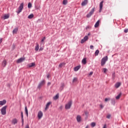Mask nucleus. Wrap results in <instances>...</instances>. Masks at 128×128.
Returning a JSON list of instances; mask_svg holds the SVG:
<instances>
[{
    "label": "nucleus",
    "mask_w": 128,
    "mask_h": 128,
    "mask_svg": "<svg viewBox=\"0 0 128 128\" xmlns=\"http://www.w3.org/2000/svg\"><path fill=\"white\" fill-rule=\"evenodd\" d=\"M22 10H24V2L20 4L18 10L16 11L18 14H20V12H22Z\"/></svg>",
    "instance_id": "obj_1"
},
{
    "label": "nucleus",
    "mask_w": 128,
    "mask_h": 128,
    "mask_svg": "<svg viewBox=\"0 0 128 128\" xmlns=\"http://www.w3.org/2000/svg\"><path fill=\"white\" fill-rule=\"evenodd\" d=\"M108 56H106L103 58L101 60V66H102L106 64V62H108Z\"/></svg>",
    "instance_id": "obj_2"
},
{
    "label": "nucleus",
    "mask_w": 128,
    "mask_h": 128,
    "mask_svg": "<svg viewBox=\"0 0 128 128\" xmlns=\"http://www.w3.org/2000/svg\"><path fill=\"white\" fill-rule=\"evenodd\" d=\"M96 10V7H94L92 8L91 11L86 15V18H90L92 14H94V10Z\"/></svg>",
    "instance_id": "obj_3"
},
{
    "label": "nucleus",
    "mask_w": 128,
    "mask_h": 128,
    "mask_svg": "<svg viewBox=\"0 0 128 128\" xmlns=\"http://www.w3.org/2000/svg\"><path fill=\"white\" fill-rule=\"evenodd\" d=\"M6 108H8V106H6L1 108V114H2V116H4L6 114Z\"/></svg>",
    "instance_id": "obj_4"
},
{
    "label": "nucleus",
    "mask_w": 128,
    "mask_h": 128,
    "mask_svg": "<svg viewBox=\"0 0 128 128\" xmlns=\"http://www.w3.org/2000/svg\"><path fill=\"white\" fill-rule=\"evenodd\" d=\"M72 100L69 101L68 103L66 104V110H70V106H72Z\"/></svg>",
    "instance_id": "obj_5"
},
{
    "label": "nucleus",
    "mask_w": 128,
    "mask_h": 128,
    "mask_svg": "<svg viewBox=\"0 0 128 128\" xmlns=\"http://www.w3.org/2000/svg\"><path fill=\"white\" fill-rule=\"evenodd\" d=\"M46 82L44 80L41 81L38 86V90H40V88H42V86H44Z\"/></svg>",
    "instance_id": "obj_6"
},
{
    "label": "nucleus",
    "mask_w": 128,
    "mask_h": 128,
    "mask_svg": "<svg viewBox=\"0 0 128 128\" xmlns=\"http://www.w3.org/2000/svg\"><path fill=\"white\" fill-rule=\"evenodd\" d=\"M24 60H26V58H24V57L21 58L17 60L16 63L20 64V62H24Z\"/></svg>",
    "instance_id": "obj_7"
},
{
    "label": "nucleus",
    "mask_w": 128,
    "mask_h": 128,
    "mask_svg": "<svg viewBox=\"0 0 128 128\" xmlns=\"http://www.w3.org/2000/svg\"><path fill=\"white\" fill-rule=\"evenodd\" d=\"M104 4V0H102L100 4V10L99 12H101L102 10V6Z\"/></svg>",
    "instance_id": "obj_8"
},
{
    "label": "nucleus",
    "mask_w": 128,
    "mask_h": 128,
    "mask_svg": "<svg viewBox=\"0 0 128 128\" xmlns=\"http://www.w3.org/2000/svg\"><path fill=\"white\" fill-rule=\"evenodd\" d=\"M44 116V114H42V111H39V112H38V118L39 120H40V118H42V116Z\"/></svg>",
    "instance_id": "obj_9"
},
{
    "label": "nucleus",
    "mask_w": 128,
    "mask_h": 128,
    "mask_svg": "<svg viewBox=\"0 0 128 128\" xmlns=\"http://www.w3.org/2000/svg\"><path fill=\"white\" fill-rule=\"evenodd\" d=\"M88 0H84V2H82L81 4V5L82 6H86L88 4Z\"/></svg>",
    "instance_id": "obj_10"
},
{
    "label": "nucleus",
    "mask_w": 128,
    "mask_h": 128,
    "mask_svg": "<svg viewBox=\"0 0 128 128\" xmlns=\"http://www.w3.org/2000/svg\"><path fill=\"white\" fill-rule=\"evenodd\" d=\"M121 84L122 83H120V82H118L114 84V86L116 88H118L120 86Z\"/></svg>",
    "instance_id": "obj_11"
},
{
    "label": "nucleus",
    "mask_w": 128,
    "mask_h": 128,
    "mask_svg": "<svg viewBox=\"0 0 128 128\" xmlns=\"http://www.w3.org/2000/svg\"><path fill=\"white\" fill-rule=\"evenodd\" d=\"M76 120H77L78 122H80L82 120V117L80 116V115L77 116Z\"/></svg>",
    "instance_id": "obj_12"
},
{
    "label": "nucleus",
    "mask_w": 128,
    "mask_h": 128,
    "mask_svg": "<svg viewBox=\"0 0 128 128\" xmlns=\"http://www.w3.org/2000/svg\"><path fill=\"white\" fill-rule=\"evenodd\" d=\"M6 104V100H4L2 101H0V106H4Z\"/></svg>",
    "instance_id": "obj_13"
},
{
    "label": "nucleus",
    "mask_w": 128,
    "mask_h": 128,
    "mask_svg": "<svg viewBox=\"0 0 128 128\" xmlns=\"http://www.w3.org/2000/svg\"><path fill=\"white\" fill-rule=\"evenodd\" d=\"M12 122L13 124H18V119L16 118L12 119Z\"/></svg>",
    "instance_id": "obj_14"
},
{
    "label": "nucleus",
    "mask_w": 128,
    "mask_h": 128,
    "mask_svg": "<svg viewBox=\"0 0 128 128\" xmlns=\"http://www.w3.org/2000/svg\"><path fill=\"white\" fill-rule=\"evenodd\" d=\"M64 88V83L62 82V83H61V85L60 88V90H62Z\"/></svg>",
    "instance_id": "obj_15"
},
{
    "label": "nucleus",
    "mask_w": 128,
    "mask_h": 128,
    "mask_svg": "<svg viewBox=\"0 0 128 128\" xmlns=\"http://www.w3.org/2000/svg\"><path fill=\"white\" fill-rule=\"evenodd\" d=\"M2 66H4V68H6V60L2 61Z\"/></svg>",
    "instance_id": "obj_16"
},
{
    "label": "nucleus",
    "mask_w": 128,
    "mask_h": 128,
    "mask_svg": "<svg viewBox=\"0 0 128 128\" xmlns=\"http://www.w3.org/2000/svg\"><path fill=\"white\" fill-rule=\"evenodd\" d=\"M80 66H78L74 68V72H78V70H80Z\"/></svg>",
    "instance_id": "obj_17"
},
{
    "label": "nucleus",
    "mask_w": 128,
    "mask_h": 128,
    "mask_svg": "<svg viewBox=\"0 0 128 128\" xmlns=\"http://www.w3.org/2000/svg\"><path fill=\"white\" fill-rule=\"evenodd\" d=\"M50 104H52L51 102H48L46 104V107L45 108V110H48V108L50 107Z\"/></svg>",
    "instance_id": "obj_18"
},
{
    "label": "nucleus",
    "mask_w": 128,
    "mask_h": 128,
    "mask_svg": "<svg viewBox=\"0 0 128 128\" xmlns=\"http://www.w3.org/2000/svg\"><path fill=\"white\" fill-rule=\"evenodd\" d=\"M25 114L26 116H28V108L26 106L25 107Z\"/></svg>",
    "instance_id": "obj_19"
},
{
    "label": "nucleus",
    "mask_w": 128,
    "mask_h": 128,
    "mask_svg": "<svg viewBox=\"0 0 128 128\" xmlns=\"http://www.w3.org/2000/svg\"><path fill=\"white\" fill-rule=\"evenodd\" d=\"M100 26V20H98L94 24V28H98Z\"/></svg>",
    "instance_id": "obj_20"
},
{
    "label": "nucleus",
    "mask_w": 128,
    "mask_h": 128,
    "mask_svg": "<svg viewBox=\"0 0 128 128\" xmlns=\"http://www.w3.org/2000/svg\"><path fill=\"white\" fill-rule=\"evenodd\" d=\"M82 64H86V58H84L82 60Z\"/></svg>",
    "instance_id": "obj_21"
},
{
    "label": "nucleus",
    "mask_w": 128,
    "mask_h": 128,
    "mask_svg": "<svg viewBox=\"0 0 128 128\" xmlns=\"http://www.w3.org/2000/svg\"><path fill=\"white\" fill-rule=\"evenodd\" d=\"M111 104L113 106H114L116 104V99H112L111 100Z\"/></svg>",
    "instance_id": "obj_22"
},
{
    "label": "nucleus",
    "mask_w": 128,
    "mask_h": 128,
    "mask_svg": "<svg viewBox=\"0 0 128 128\" xmlns=\"http://www.w3.org/2000/svg\"><path fill=\"white\" fill-rule=\"evenodd\" d=\"M36 46L35 47V50H36V52H38V48H40V45H38V43H36Z\"/></svg>",
    "instance_id": "obj_23"
},
{
    "label": "nucleus",
    "mask_w": 128,
    "mask_h": 128,
    "mask_svg": "<svg viewBox=\"0 0 128 128\" xmlns=\"http://www.w3.org/2000/svg\"><path fill=\"white\" fill-rule=\"evenodd\" d=\"M60 97V96L58 95V94H56L54 98V100H58V98Z\"/></svg>",
    "instance_id": "obj_24"
},
{
    "label": "nucleus",
    "mask_w": 128,
    "mask_h": 128,
    "mask_svg": "<svg viewBox=\"0 0 128 128\" xmlns=\"http://www.w3.org/2000/svg\"><path fill=\"white\" fill-rule=\"evenodd\" d=\"M18 30V28H15L12 31L13 34H16Z\"/></svg>",
    "instance_id": "obj_25"
},
{
    "label": "nucleus",
    "mask_w": 128,
    "mask_h": 128,
    "mask_svg": "<svg viewBox=\"0 0 128 128\" xmlns=\"http://www.w3.org/2000/svg\"><path fill=\"white\" fill-rule=\"evenodd\" d=\"M36 66V64L34 62H32L29 64V68H32V66Z\"/></svg>",
    "instance_id": "obj_26"
},
{
    "label": "nucleus",
    "mask_w": 128,
    "mask_h": 128,
    "mask_svg": "<svg viewBox=\"0 0 128 128\" xmlns=\"http://www.w3.org/2000/svg\"><path fill=\"white\" fill-rule=\"evenodd\" d=\"M62 4H64V6L68 4V0H63Z\"/></svg>",
    "instance_id": "obj_27"
},
{
    "label": "nucleus",
    "mask_w": 128,
    "mask_h": 128,
    "mask_svg": "<svg viewBox=\"0 0 128 128\" xmlns=\"http://www.w3.org/2000/svg\"><path fill=\"white\" fill-rule=\"evenodd\" d=\"M32 18H34V14H30L28 16V18L30 20Z\"/></svg>",
    "instance_id": "obj_28"
},
{
    "label": "nucleus",
    "mask_w": 128,
    "mask_h": 128,
    "mask_svg": "<svg viewBox=\"0 0 128 128\" xmlns=\"http://www.w3.org/2000/svg\"><path fill=\"white\" fill-rule=\"evenodd\" d=\"M120 96H122V93H120L119 94H118L116 96V100H120Z\"/></svg>",
    "instance_id": "obj_29"
},
{
    "label": "nucleus",
    "mask_w": 128,
    "mask_h": 128,
    "mask_svg": "<svg viewBox=\"0 0 128 128\" xmlns=\"http://www.w3.org/2000/svg\"><path fill=\"white\" fill-rule=\"evenodd\" d=\"M83 40L85 41V42H86V40H88V36H86Z\"/></svg>",
    "instance_id": "obj_30"
},
{
    "label": "nucleus",
    "mask_w": 128,
    "mask_h": 128,
    "mask_svg": "<svg viewBox=\"0 0 128 128\" xmlns=\"http://www.w3.org/2000/svg\"><path fill=\"white\" fill-rule=\"evenodd\" d=\"M10 18V15L8 14H6L4 16V20H7V18Z\"/></svg>",
    "instance_id": "obj_31"
},
{
    "label": "nucleus",
    "mask_w": 128,
    "mask_h": 128,
    "mask_svg": "<svg viewBox=\"0 0 128 128\" xmlns=\"http://www.w3.org/2000/svg\"><path fill=\"white\" fill-rule=\"evenodd\" d=\"M98 54H100V50H97L95 52V56H98Z\"/></svg>",
    "instance_id": "obj_32"
},
{
    "label": "nucleus",
    "mask_w": 128,
    "mask_h": 128,
    "mask_svg": "<svg viewBox=\"0 0 128 128\" xmlns=\"http://www.w3.org/2000/svg\"><path fill=\"white\" fill-rule=\"evenodd\" d=\"M32 3L30 2H29L28 4V8H32Z\"/></svg>",
    "instance_id": "obj_33"
},
{
    "label": "nucleus",
    "mask_w": 128,
    "mask_h": 128,
    "mask_svg": "<svg viewBox=\"0 0 128 128\" xmlns=\"http://www.w3.org/2000/svg\"><path fill=\"white\" fill-rule=\"evenodd\" d=\"M96 126V122H92L91 123V126L92 128H94V126Z\"/></svg>",
    "instance_id": "obj_34"
},
{
    "label": "nucleus",
    "mask_w": 128,
    "mask_h": 128,
    "mask_svg": "<svg viewBox=\"0 0 128 128\" xmlns=\"http://www.w3.org/2000/svg\"><path fill=\"white\" fill-rule=\"evenodd\" d=\"M112 78L114 80V78H116V72H114L112 74Z\"/></svg>",
    "instance_id": "obj_35"
},
{
    "label": "nucleus",
    "mask_w": 128,
    "mask_h": 128,
    "mask_svg": "<svg viewBox=\"0 0 128 128\" xmlns=\"http://www.w3.org/2000/svg\"><path fill=\"white\" fill-rule=\"evenodd\" d=\"M21 118H22V120H24V113L22 112H21Z\"/></svg>",
    "instance_id": "obj_36"
},
{
    "label": "nucleus",
    "mask_w": 128,
    "mask_h": 128,
    "mask_svg": "<svg viewBox=\"0 0 128 128\" xmlns=\"http://www.w3.org/2000/svg\"><path fill=\"white\" fill-rule=\"evenodd\" d=\"M78 80V78H74L72 80V82H76Z\"/></svg>",
    "instance_id": "obj_37"
},
{
    "label": "nucleus",
    "mask_w": 128,
    "mask_h": 128,
    "mask_svg": "<svg viewBox=\"0 0 128 128\" xmlns=\"http://www.w3.org/2000/svg\"><path fill=\"white\" fill-rule=\"evenodd\" d=\"M64 64V63H61L59 64V68H62V66Z\"/></svg>",
    "instance_id": "obj_38"
},
{
    "label": "nucleus",
    "mask_w": 128,
    "mask_h": 128,
    "mask_svg": "<svg viewBox=\"0 0 128 128\" xmlns=\"http://www.w3.org/2000/svg\"><path fill=\"white\" fill-rule=\"evenodd\" d=\"M84 114H85L86 116H88V111H85Z\"/></svg>",
    "instance_id": "obj_39"
},
{
    "label": "nucleus",
    "mask_w": 128,
    "mask_h": 128,
    "mask_svg": "<svg viewBox=\"0 0 128 128\" xmlns=\"http://www.w3.org/2000/svg\"><path fill=\"white\" fill-rule=\"evenodd\" d=\"M106 70H107L106 68H104L103 69V72H104V74H106Z\"/></svg>",
    "instance_id": "obj_40"
},
{
    "label": "nucleus",
    "mask_w": 128,
    "mask_h": 128,
    "mask_svg": "<svg viewBox=\"0 0 128 128\" xmlns=\"http://www.w3.org/2000/svg\"><path fill=\"white\" fill-rule=\"evenodd\" d=\"M110 100V98H106L105 100H104V101L105 102H108V100Z\"/></svg>",
    "instance_id": "obj_41"
},
{
    "label": "nucleus",
    "mask_w": 128,
    "mask_h": 128,
    "mask_svg": "<svg viewBox=\"0 0 128 128\" xmlns=\"http://www.w3.org/2000/svg\"><path fill=\"white\" fill-rule=\"evenodd\" d=\"M85 42L86 41L84 39H82L80 42L81 44H84Z\"/></svg>",
    "instance_id": "obj_42"
},
{
    "label": "nucleus",
    "mask_w": 128,
    "mask_h": 128,
    "mask_svg": "<svg viewBox=\"0 0 128 128\" xmlns=\"http://www.w3.org/2000/svg\"><path fill=\"white\" fill-rule=\"evenodd\" d=\"M128 32V29H125L124 30V32H125L126 34V32Z\"/></svg>",
    "instance_id": "obj_43"
},
{
    "label": "nucleus",
    "mask_w": 128,
    "mask_h": 128,
    "mask_svg": "<svg viewBox=\"0 0 128 128\" xmlns=\"http://www.w3.org/2000/svg\"><path fill=\"white\" fill-rule=\"evenodd\" d=\"M46 40V37L44 36V37H43V38H42V40H41V42H44V41Z\"/></svg>",
    "instance_id": "obj_44"
},
{
    "label": "nucleus",
    "mask_w": 128,
    "mask_h": 128,
    "mask_svg": "<svg viewBox=\"0 0 128 128\" xmlns=\"http://www.w3.org/2000/svg\"><path fill=\"white\" fill-rule=\"evenodd\" d=\"M90 50H94V46L91 45V46H90Z\"/></svg>",
    "instance_id": "obj_45"
},
{
    "label": "nucleus",
    "mask_w": 128,
    "mask_h": 128,
    "mask_svg": "<svg viewBox=\"0 0 128 128\" xmlns=\"http://www.w3.org/2000/svg\"><path fill=\"white\" fill-rule=\"evenodd\" d=\"M44 50V48L40 47V49H39V50L42 51V50Z\"/></svg>",
    "instance_id": "obj_46"
},
{
    "label": "nucleus",
    "mask_w": 128,
    "mask_h": 128,
    "mask_svg": "<svg viewBox=\"0 0 128 128\" xmlns=\"http://www.w3.org/2000/svg\"><path fill=\"white\" fill-rule=\"evenodd\" d=\"M2 42V38H0V44Z\"/></svg>",
    "instance_id": "obj_47"
},
{
    "label": "nucleus",
    "mask_w": 128,
    "mask_h": 128,
    "mask_svg": "<svg viewBox=\"0 0 128 128\" xmlns=\"http://www.w3.org/2000/svg\"><path fill=\"white\" fill-rule=\"evenodd\" d=\"M106 118H110V114L108 115V116H106Z\"/></svg>",
    "instance_id": "obj_48"
},
{
    "label": "nucleus",
    "mask_w": 128,
    "mask_h": 128,
    "mask_svg": "<svg viewBox=\"0 0 128 128\" xmlns=\"http://www.w3.org/2000/svg\"><path fill=\"white\" fill-rule=\"evenodd\" d=\"M92 74H94V72H90V73L89 74V76H92Z\"/></svg>",
    "instance_id": "obj_49"
},
{
    "label": "nucleus",
    "mask_w": 128,
    "mask_h": 128,
    "mask_svg": "<svg viewBox=\"0 0 128 128\" xmlns=\"http://www.w3.org/2000/svg\"><path fill=\"white\" fill-rule=\"evenodd\" d=\"M30 128V126H28V124H27L26 126V128Z\"/></svg>",
    "instance_id": "obj_50"
},
{
    "label": "nucleus",
    "mask_w": 128,
    "mask_h": 128,
    "mask_svg": "<svg viewBox=\"0 0 128 128\" xmlns=\"http://www.w3.org/2000/svg\"><path fill=\"white\" fill-rule=\"evenodd\" d=\"M103 128H106V124H105Z\"/></svg>",
    "instance_id": "obj_51"
},
{
    "label": "nucleus",
    "mask_w": 128,
    "mask_h": 128,
    "mask_svg": "<svg viewBox=\"0 0 128 128\" xmlns=\"http://www.w3.org/2000/svg\"><path fill=\"white\" fill-rule=\"evenodd\" d=\"M50 84H51L50 82H48V86H50Z\"/></svg>",
    "instance_id": "obj_52"
},
{
    "label": "nucleus",
    "mask_w": 128,
    "mask_h": 128,
    "mask_svg": "<svg viewBox=\"0 0 128 128\" xmlns=\"http://www.w3.org/2000/svg\"><path fill=\"white\" fill-rule=\"evenodd\" d=\"M100 107L101 108H104V106H102V104H100Z\"/></svg>",
    "instance_id": "obj_53"
},
{
    "label": "nucleus",
    "mask_w": 128,
    "mask_h": 128,
    "mask_svg": "<svg viewBox=\"0 0 128 128\" xmlns=\"http://www.w3.org/2000/svg\"><path fill=\"white\" fill-rule=\"evenodd\" d=\"M22 120V126H24V119L23 120Z\"/></svg>",
    "instance_id": "obj_54"
},
{
    "label": "nucleus",
    "mask_w": 128,
    "mask_h": 128,
    "mask_svg": "<svg viewBox=\"0 0 128 128\" xmlns=\"http://www.w3.org/2000/svg\"><path fill=\"white\" fill-rule=\"evenodd\" d=\"M47 78H50V75L47 76Z\"/></svg>",
    "instance_id": "obj_55"
},
{
    "label": "nucleus",
    "mask_w": 128,
    "mask_h": 128,
    "mask_svg": "<svg viewBox=\"0 0 128 128\" xmlns=\"http://www.w3.org/2000/svg\"><path fill=\"white\" fill-rule=\"evenodd\" d=\"M60 110H62V106H60Z\"/></svg>",
    "instance_id": "obj_56"
},
{
    "label": "nucleus",
    "mask_w": 128,
    "mask_h": 128,
    "mask_svg": "<svg viewBox=\"0 0 128 128\" xmlns=\"http://www.w3.org/2000/svg\"><path fill=\"white\" fill-rule=\"evenodd\" d=\"M88 36H90V33H88Z\"/></svg>",
    "instance_id": "obj_57"
},
{
    "label": "nucleus",
    "mask_w": 128,
    "mask_h": 128,
    "mask_svg": "<svg viewBox=\"0 0 128 128\" xmlns=\"http://www.w3.org/2000/svg\"><path fill=\"white\" fill-rule=\"evenodd\" d=\"M86 128H88V126H87Z\"/></svg>",
    "instance_id": "obj_58"
}]
</instances>
